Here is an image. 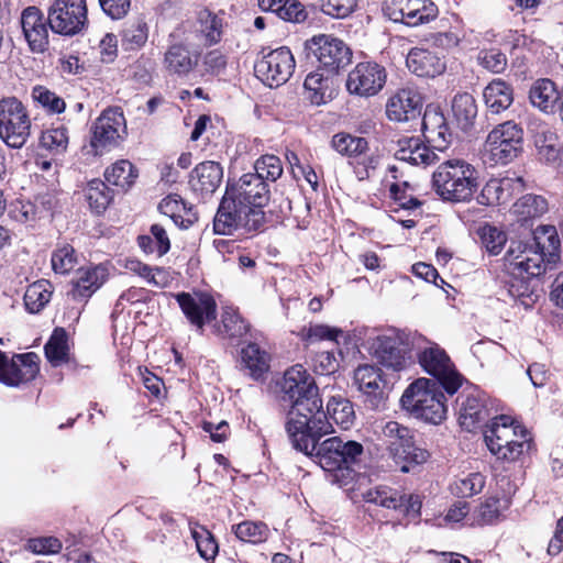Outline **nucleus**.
I'll use <instances>...</instances> for the list:
<instances>
[{"mask_svg":"<svg viewBox=\"0 0 563 563\" xmlns=\"http://www.w3.org/2000/svg\"><path fill=\"white\" fill-rule=\"evenodd\" d=\"M269 201L268 184L253 173H246L228 184L213 221L217 234H253L265 224L263 208Z\"/></svg>","mask_w":563,"mask_h":563,"instance_id":"1","label":"nucleus"},{"mask_svg":"<svg viewBox=\"0 0 563 563\" xmlns=\"http://www.w3.org/2000/svg\"><path fill=\"white\" fill-rule=\"evenodd\" d=\"M327 428L319 430L318 426L309 423L300 430L288 434L292 446L313 460L328 473L329 481L339 485L350 495L352 487L351 463H352V440H342L340 437H332L322 442L320 440L332 433L334 430L325 415Z\"/></svg>","mask_w":563,"mask_h":563,"instance_id":"2","label":"nucleus"},{"mask_svg":"<svg viewBox=\"0 0 563 563\" xmlns=\"http://www.w3.org/2000/svg\"><path fill=\"white\" fill-rule=\"evenodd\" d=\"M280 401L289 406L286 431L291 433L312 423L327 428L325 411L313 377L300 364L288 368L280 383Z\"/></svg>","mask_w":563,"mask_h":563,"instance_id":"3","label":"nucleus"},{"mask_svg":"<svg viewBox=\"0 0 563 563\" xmlns=\"http://www.w3.org/2000/svg\"><path fill=\"white\" fill-rule=\"evenodd\" d=\"M354 345L364 349L382 367L393 373L407 369L412 363V342L409 333L389 329L383 334H368L365 328L354 329Z\"/></svg>","mask_w":563,"mask_h":563,"instance_id":"4","label":"nucleus"},{"mask_svg":"<svg viewBox=\"0 0 563 563\" xmlns=\"http://www.w3.org/2000/svg\"><path fill=\"white\" fill-rule=\"evenodd\" d=\"M373 432L402 473L415 471L430 457L426 449L416 445L412 431L397 421H375Z\"/></svg>","mask_w":563,"mask_h":563,"instance_id":"5","label":"nucleus"},{"mask_svg":"<svg viewBox=\"0 0 563 563\" xmlns=\"http://www.w3.org/2000/svg\"><path fill=\"white\" fill-rule=\"evenodd\" d=\"M435 192L450 202H468L481 186L479 173L475 166L462 158L442 162L432 175Z\"/></svg>","mask_w":563,"mask_h":563,"instance_id":"6","label":"nucleus"},{"mask_svg":"<svg viewBox=\"0 0 563 563\" xmlns=\"http://www.w3.org/2000/svg\"><path fill=\"white\" fill-rule=\"evenodd\" d=\"M507 273L511 276L509 295L521 298L531 292L528 282L547 269L543 255L531 243L512 241L504 257Z\"/></svg>","mask_w":563,"mask_h":563,"instance_id":"7","label":"nucleus"},{"mask_svg":"<svg viewBox=\"0 0 563 563\" xmlns=\"http://www.w3.org/2000/svg\"><path fill=\"white\" fill-rule=\"evenodd\" d=\"M488 450L498 460L517 461L531 448V438L527 429L516 424L509 416L500 415L492 418V423L484 432Z\"/></svg>","mask_w":563,"mask_h":563,"instance_id":"8","label":"nucleus"},{"mask_svg":"<svg viewBox=\"0 0 563 563\" xmlns=\"http://www.w3.org/2000/svg\"><path fill=\"white\" fill-rule=\"evenodd\" d=\"M441 388L435 380L419 378L404 391L401 407L417 419L438 424L446 415L445 396Z\"/></svg>","mask_w":563,"mask_h":563,"instance_id":"9","label":"nucleus"},{"mask_svg":"<svg viewBox=\"0 0 563 563\" xmlns=\"http://www.w3.org/2000/svg\"><path fill=\"white\" fill-rule=\"evenodd\" d=\"M523 131L512 121L495 126L486 137L484 157L492 164H508L522 151Z\"/></svg>","mask_w":563,"mask_h":563,"instance_id":"10","label":"nucleus"},{"mask_svg":"<svg viewBox=\"0 0 563 563\" xmlns=\"http://www.w3.org/2000/svg\"><path fill=\"white\" fill-rule=\"evenodd\" d=\"M31 135V119L16 98L0 101V139L12 148L23 147Z\"/></svg>","mask_w":563,"mask_h":563,"instance_id":"11","label":"nucleus"},{"mask_svg":"<svg viewBox=\"0 0 563 563\" xmlns=\"http://www.w3.org/2000/svg\"><path fill=\"white\" fill-rule=\"evenodd\" d=\"M295 66L290 49L282 46L267 53L263 49L254 65V73L264 85L276 88L288 81Z\"/></svg>","mask_w":563,"mask_h":563,"instance_id":"12","label":"nucleus"},{"mask_svg":"<svg viewBox=\"0 0 563 563\" xmlns=\"http://www.w3.org/2000/svg\"><path fill=\"white\" fill-rule=\"evenodd\" d=\"M422 368L432 375L443 389L453 395L461 387L463 377L456 372L449 355L437 343H431L418 355Z\"/></svg>","mask_w":563,"mask_h":563,"instance_id":"13","label":"nucleus"},{"mask_svg":"<svg viewBox=\"0 0 563 563\" xmlns=\"http://www.w3.org/2000/svg\"><path fill=\"white\" fill-rule=\"evenodd\" d=\"M49 29L58 35H75L86 30L85 0H55L48 10Z\"/></svg>","mask_w":563,"mask_h":563,"instance_id":"14","label":"nucleus"},{"mask_svg":"<svg viewBox=\"0 0 563 563\" xmlns=\"http://www.w3.org/2000/svg\"><path fill=\"white\" fill-rule=\"evenodd\" d=\"M126 134V121L120 108H108L102 111L92 126L90 145L96 154L117 146Z\"/></svg>","mask_w":563,"mask_h":563,"instance_id":"15","label":"nucleus"},{"mask_svg":"<svg viewBox=\"0 0 563 563\" xmlns=\"http://www.w3.org/2000/svg\"><path fill=\"white\" fill-rule=\"evenodd\" d=\"M341 82L339 71L317 68L310 71L303 80V98L311 106H324L336 98Z\"/></svg>","mask_w":563,"mask_h":563,"instance_id":"16","label":"nucleus"},{"mask_svg":"<svg viewBox=\"0 0 563 563\" xmlns=\"http://www.w3.org/2000/svg\"><path fill=\"white\" fill-rule=\"evenodd\" d=\"M175 299L186 319L200 333L207 323L217 319V302L208 292H179L175 295Z\"/></svg>","mask_w":563,"mask_h":563,"instance_id":"17","label":"nucleus"},{"mask_svg":"<svg viewBox=\"0 0 563 563\" xmlns=\"http://www.w3.org/2000/svg\"><path fill=\"white\" fill-rule=\"evenodd\" d=\"M362 497L366 503L399 511L405 516L417 517L421 509V500L418 495H406L385 485L366 490L362 494Z\"/></svg>","mask_w":563,"mask_h":563,"instance_id":"18","label":"nucleus"},{"mask_svg":"<svg viewBox=\"0 0 563 563\" xmlns=\"http://www.w3.org/2000/svg\"><path fill=\"white\" fill-rule=\"evenodd\" d=\"M384 10L391 21L409 26L428 22L437 14L434 4L428 0H386Z\"/></svg>","mask_w":563,"mask_h":563,"instance_id":"19","label":"nucleus"},{"mask_svg":"<svg viewBox=\"0 0 563 563\" xmlns=\"http://www.w3.org/2000/svg\"><path fill=\"white\" fill-rule=\"evenodd\" d=\"M354 383L357 385L358 398L367 409L379 410L384 407L380 368L369 364L358 365L354 371Z\"/></svg>","mask_w":563,"mask_h":563,"instance_id":"20","label":"nucleus"},{"mask_svg":"<svg viewBox=\"0 0 563 563\" xmlns=\"http://www.w3.org/2000/svg\"><path fill=\"white\" fill-rule=\"evenodd\" d=\"M305 47L324 69L339 71L341 66L350 62L351 51L339 37H311L306 41Z\"/></svg>","mask_w":563,"mask_h":563,"instance_id":"21","label":"nucleus"},{"mask_svg":"<svg viewBox=\"0 0 563 563\" xmlns=\"http://www.w3.org/2000/svg\"><path fill=\"white\" fill-rule=\"evenodd\" d=\"M422 106V96L416 88H400L388 98L386 115L395 122L417 120L421 115Z\"/></svg>","mask_w":563,"mask_h":563,"instance_id":"22","label":"nucleus"},{"mask_svg":"<svg viewBox=\"0 0 563 563\" xmlns=\"http://www.w3.org/2000/svg\"><path fill=\"white\" fill-rule=\"evenodd\" d=\"M386 81V68L374 60L361 62L354 67V95L358 97L377 96Z\"/></svg>","mask_w":563,"mask_h":563,"instance_id":"23","label":"nucleus"},{"mask_svg":"<svg viewBox=\"0 0 563 563\" xmlns=\"http://www.w3.org/2000/svg\"><path fill=\"white\" fill-rule=\"evenodd\" d=\"M493 405L489 397L481 390H473L461 402L459 421L467 431H473L485 423L492 416Z\"/></svg>","mask_w":563,"mask_h":563,"instance_id":"24","label":"nucleus"},{"mask_svg":"<svg viewBox=\"0 0 563 563\" xmlns=\"http://www.w3.org/2000/svg\"><path fill=\"white\" fill-rule=\"evenodd\" d=\"M38 372V356L35 353L19 354L12 357L10 364L7 365L2 383L8 386L18 387L34 379Z\"/></svg>","mask_w":563,"mask_h":563,"instance_id":"25","label":"nucleus"},{"mask_svg":"<svg viewBox=\"0 0 563 563\" xmlns=\"http://www.w3.org/2000/svg\"><path fill=\"white\" fill-rule=\"evenodd\" d=\"M107 277V268L101 265L81 268L77 277L71 280L68 295L77 301L87 300L102 286Z\"/></svg>","mask_w":563,"mask_h":563,"instance_id":"26","label":"nucleus"},{"mask_svg":"<svg viewBox=\"0 0 563 563\" xmlns=\"http://www.w3.org/2000/svg\"><path fill=\"white\" fill-rule=\"evenodd\" d=\"M396 159L413 166H429L439 161L438 155L419 137H404L398 141Z\"/></svg>","mask_w":563,"mask_h":563,"instance_id":"27","label":"nucleus"},{"mask_svg":"<svg viewBox=\"0 0 563 563\" xmlns=\"http://www.w3.org/2000/svg\"><path fill=\"white\" fill-rule=\"evenodd\" d=\"M223 177L221 165L213 161L198 164L190 173L189 185L201 196L211 195L220 186Z\"/></svg>","mask_w":563,"mask_h":563,"instance_id":"28","label":"nucleus"},{"mask_svg":"<svg viewBox=\"0 0 563 563\" xmlns=\"http://www.w3.org/2000/svg\"><path fill=\"white\" fill-rule=\"evenodd\" d=\"M563 89L558 90L554 81L549 78H541L536 80L529 90L530 103L547 114L556 113Z\"/></svg>","mask_w":563,"mask_h":563,"instance_id":"29","label":"nucleus"},{"mask_svg":"<svg viewBox=\"0 0 563 563\" xmlns=\"http://www.w3.org/2000/svg\"><path fill=\"white\" fill-rule=\"evenodd\" d=\"M408 69L419 77H435L445 70V63L434 53L415 47L406 58Z\"/></svg>","mask_w":563,"mask_h":563,"instance_id":"30","label":"nucleus"},{"mask_svg":"<svg viewBox=\"0 0 563 563\" xmlns=\"http://www.w3.org/2000/svg\"><path fill=\"white\" fill-rule=\"evenodd\" d=\"M198 55L191 54L189 49L175 44L168 47L164 56V66L170 75L187 77L197 66Z\"/></svg>","mask_w":563,"mask_h":563,"instance_id":"31","label":"nucleus"},{"mask_svg":"<svg viewBox=\"0 0 563 563\" xmlns=\"http://www.w3.org/2000/svg\"><path fill=\"white\" fill-rule=\"evenodd\" d=\"M378 162L377 151L368 146L367 140L354 136V176L358 180L372 178L376 173Z\"/></svg>","mask_w":563,"mask_h":563,"instance_id":"32","label":"nucleus"},{"mask_svg":"<svg viewBox=\"0 0 563 563\" xmlns=\"http://www.w3.org/2000/svg\"><path fill=\"white\" fill-rule=\"evenodd\" d=\"M483 98L487 109L498 114L507 110L514 102L512 87L501 79H494L483 91Z\"/></svg>","mask_w":563,"mask_h":563,"instance_id":"33","label":"nucleus"},{"mask_svg":"<svg viewBox=\"0 0 563 563\" xmlns=\"http://www.w3.org/2000/svg\"><path fill=\"white\" fill-rule=\"evenodd\" d=\"M531 244L543 255L547 264H553L559 260L561 242L555 227H538L533 232Z\"/></svg>","mask_w":563,"mask_h":563,"instance_id":"34","label":"nucleus"},{"mask_svg":"<svg viewBox=\"0 0 563 563\" xmlns=\"http://www.w3.org/2000/svg\"><path fill=\"white\" fill-rule=\"evenodd\" d=\"M242 365L254 379H261L269 369V354L257 343L250 342L241 350Z\"/></svg>","mask_w":563,"mask_h":563,"instance_id":"35","label":"nucleus"},{"mask_svg":"<svg viewBox=\"0 0 563 563\" xmlns=\"http://www.w3.org/2000/svg\"><path fill=\"white\" fill-rule=\"evenodd\" d=\"M140 249L146 254H156L158 257L164 256L170 250V240L166 229L158 223L152 224L148 234L137 238Z\"/></svg>","mask_w":563,"mask_h":563,"instance_id":"36","label":"nucleus"},{"mask_svg":"<svg viewBox=\"0 0 563 563\" xmlns=\"http://www.w3.org/2000/svg\"><path fill=\"white\" fill-rule=\"evenodd\" d=\"M549 210V202L541 195L527 194L520 197L512 206V212L520 221L537 219Z\"/></svg>","mask_w":563,"mask_h":563,"instance_id":"37","label":"nucleus"},{"mask_svg":"<svg viewBox=\"0 0 563 563\" xmlns=\"http://www.w3.org/2000/svg\"><path fill=\"white\" fill-rule=\"evenodd\" d=\"M47 361L55 367L69 361L68 334L64 328H56L44 346Z\"/></svg>","mask_w":563,"mask_h":563,"instance_id":"38","label":"nucleus"},{"mask_svg":"<svg viewBox=\"0 0 563 563\" xmlns=\"http://www.w3.org/2000/svg\"><path fill=\"white\" fill-rule=\"evenodd\" d=\"M84 194L89 208L97 214L103 213L113 199L112 190L100 179L89 181Z\"/></svg>","mask_w":563,"mask_h":563,"instance_id":"39","label":"nucleus"},{"mask_svg":"<svg viewBox=\"0 0 563 563\" xmlns=\"http://www.w3.org/2000/svg\"><path fill=\"white\" fill-rule=\"evenodd\" d=\"M452 111L455 120L463 130H467L474 123L477 115V104L468 92L457 93L452 101Z\"/></svg>","mask_w":563,"mask_h":563,"instance_id":"40","label":"nucleus"},{"mask_svg":"<svg viewBox=\"0 0 563 563\" xmlns=\"http://www.w3.org/2000/svg\"><path fill=\"white\" fill-rule=\"evenodd\" d=\"M52 286L45 279L37 280L27 286L24 294V306L30 313L40 312L51 300Z\"/></svg>","mask_w":563,"mask_h":563,"instance_id":"41","label":"nucleus"},{"mask_svg":"<svg viewBox=\"0 0 563 563\" xmlns=\"http://www.w3.org/2000/svg\"><path fill=\"white\" fill-rule=\"evenodd\" d=\"M232 532L243 542L258 544L265 542L269 537V528L263 521L244 520L232 526Z\"/></svg>","mask_w":563,"mask_h":563,"instance_id":"42","label":"nucleus"},{"mask_svg":"<svg viewBox=\"0 0 563 563\" xmlns=\"http://www.w3.org/2000/svg\"><path fill=\"white\" fill-rule=\"evenodd\" d=\"M250 330V324L241 317L239 311L225 307L221 314L219 333L229 339H240Z\"/></svg>","mask_w":563,"mask_h":563,"instance_id":"43","label":"nucleus"},{"mask_svg":"<svg viewBox=\"0 0 563 563\" xmlns=\"http://www.w3.org/2000/svg\"><path fill=\"white\" fill-rule=\"evenodd\" d=\"M189 527L200 556L206 561L214 560L219 547L212 533L197 522L189 521Z\"/></svg>","mask_w":563,"mask_h":563,"instance_id":"44","label":"nucleus"},{"mask_svg":"<svg viewBox=\"0 0 563 563\" xmlns=\"http://www.w3.org/2000/svg\"><path fill=\"white\" fill-rule=\"evenodd\" d=\"M136 176L137 175L132 163L126 159L115 162L104 172V178L109 184L118 186L124 190L132 186Z\"/></svg>","mask_w":563,"mask_h":563,"instance_id":"45","label":"nucleus"},{"mask_svg":"<svg viewBox=\"0 0 563 563\" xmlns=\"http://www.w3.org/2000/svg\"><path fill=\"white\" fill-rule=\"evenodd\" d=\"M158 210L169 217L180 229H188L196 220L195 217L184 218L181 216V211L186 210V205L178 195H169L164 198L158 205Z\"/></svg>","mask_w":563,"mask_h":563,"instance_id":"46","label":"nucleus"},{"mask_svg":"<svg viewBox=\"0 0 563 563\" xmlns=\"http://www.w3.org/2000/svg\"><path fill=\"white\" fill-rule=\"evenodd\" d=\"M485 477L481 473H470L456 478L450 486L452 494L459 498L472 497L482 492Z\"/></svg>","mask_w":563,"mask_h":563,"instance_id":"47","label":"nucleus"},{"mask_svg":"<svg viewBox=\"0 0 563 563\" xmlns=\"http://www.w3.org/2000/svg\"><path fill=\"white\" fill-rule=\"evenodd\" d=\"M21 25L23 35H47L49 27L47 16L45 18L42 11L36 7H27L21 14Z\"/></svg>","mask_w":563,"mask_h":563,"instance_id":"48","label":"nucleus"},{"mask_svg":"<svg viewBox=\"0 0 563 563\" xmlns=\"http://www.w3.org/2000/svg\"><path fill=\"white\" fill-rule=\"evenodd\" d=\"M255 176H258L260 179H263L268 184V181H276L283 174V165L279 157L275 155H263L258 159H256L254 164Z\"/></svg>","mask_w":563,"mask_h":563,"instance_id":"49","label":"nucleus"},{"mask_svg":"<svg viewBox=\"0 0 563 563\" xmlns=\"http://www.w3.org/2000/svg\"><path fill=\"white\" fill-rule=\"evenodd\" d=\"M536 146L540 159L550 164H559L561 162V146L554 133L548 132L538 136Z\"/></svg>","mask_w":563,"mask_h":563,"instance_id":"50","label":"nucleus"},{"mask_svg":"<svg viewBox=\"0 0 563 563\" xmlns=\"http://www.w3.org/2000/svg\"><path fill=\"white\" fill-rule=\"evenodd\" d=\"M328 411L331 419L342 430H350L352 427V404L347 399L332 397L328 402Z\"/></svg>","mask_w":563,"mask_h":563,"instance_id":"51","label":"nucleus"},{"mask_svg":"<svg viewBox=\"0 0 563 563\" xmlns=\"http://www.w3.org/2000/svg\"><path fill=\"white\" fill-rule=\"evenodd\" d=\"M32 98L51 113H62L66 109V103L63 98L41 85L33 87Z\"/></svg>","mask_w":563,"mask_h":563,"instance_id":"52","label":"nucleus"},{"mask_svg":"<svg viewBox=\"0 0 563 563\" xmlns=\"http://www.w3.org/2000/svg\"><path fill=\"white\" fill-rule=\"evenodd\" d=\"M52 267L55 273L67 274L77 264L75 249L69 244L58 245L52 254Z\"/></svg>","mask_w":563,"mask_h":563,"instance_id":"53","label":"nucleus"},{"mask_svg":"<svg viewBox=\"0 0 563 563\" xmlns=\"http://www.w3.org/2000/svg\"><path fill=\"white\" fill-rule=\"evenodd\" d=\"M343 335V331L338 328H331L325 324H310L302 329L301 338L308 344L319 341L329 340L339 343V336Z\"/></svg>","mask_w":563,"mask_h":563,"instance_id":"54","label":"nucleus"},{"mask_svg":"<svg viewBox=\"0 0 563 563\" xmlns=\"http://www.w3.org/2000/svg\"><path fill=\"white\" fill-rule=\"evenodd\" d=\"M41 144L54 153H63L68 146V131L64 126L53 128L42 133Z\"/></svg>","mask_w":563,"mask_h":563,"instance_id":"55","label":"nucleus"},{"mask_svg":"<svg viewBox=\"0 0 563 563\" xmlns=\"http://www.w3.org/2000/svg\"><path fill=\"white\" fill-rule=\"evenodd\" d=\"M223 20V16L217 15L208 9H202L197 15V31L201 35H213L214 33L221 35L224 32Z\"/></svg>","mask_w":563,"mask_h":563,"instance_id":"56","label":"nucleus"},{"mask_svg":"<svg viewBox=\"0 0 563 563\" xmlns=\"http://www.w3.org/2000/svg\"><path fill=\"white\" fill-rule=\"evenodd\" d=\"M481 238L486 250L493 255L499 254L507 242L506 233L492 225H484L481 229Z\"/></svg>","mask_w":563,"mask_h":563,"instance_id":"57","label":"nucleus"},{"mask_svg":"<svg viewBox=\"0 0 563 563\" xmlns=\"http://www.w3.org/2000/svg\"><path fill=\"white\" fill-rule=\"evenodd\" d=\"M476 201L482 206H494L507 201L497 178H492L485 184L476 196Z\"/></svg>","mask_w":563,"mask_h":563,"instance_id":"58","label":"nucleus"},{"mask_svg":"<svg viewBox=\"0 0 563 563\" xmlns=\"http://www.w3.org/2000/svg\"><path fill=\"white\" fill-rule=\"evenodd\" d=\"M9 216L16 222L27 224L35 221L36 207L31 201L16 200L11 205Z\"/></svg>","mask_w":563,"mask_h":563,"instance_id":"59","label":"nucleus"},{"mask_svg":"<svg viewBox=\"0 0 563 563\" xmlns=\"http://www.w3.org/2000/svg\"><path fill=\"white\" fill-rule=\"evenodd\" d=\"M478 58L483 67L495 74L503 73L507 66L506 55L498 49L484 51Z\"/></svg>","mask_w":563,"mask_h":563,"instance_id":"60","label":"nucleus"},{"mask_svg":"<svg viewBox=\"0 0 563 563\" xmlns=\"http://www.w3.org/2000/svg\"><path fill=\"white\" fill-rule=\"evenodd\" d=\"M62 542L55 537L34 538L29 541V549L36 554H55L62 550Z\"/></svg>","mask_w":563,"mask_h":563,"instance_id":"61","label":"nucleus"},{"mask_svg":"<svg viewBox=\"0 0 563 563\" xmlns=\"http://www.w3.org/2000/svg\"><path fill=\"white\" fill-rule=\"evenodd\" d=\"M499 499L492 497L486 499L477 510V522L479 525H489L495 522L500 516Z\"/></svg>","mask_w":563,"mask_h":563,"instance_id":"62","label":"nucleus"},{"mask_svg":"<svg viewBox=\"0 0 563 563\" xmlns=\"http://www.w3.org/2000/svg\"><path fill=\"white\" fill-rule=\"evenodd\" d=\"M321 9L328 15L343 19L352 12V0H322Z\"/></svg>","mask_w":563,"mask_h":563,"instance_id":"63","label":"nucleus"},{"mask_svg":"<svg viewBox=\"0 0 563 563\" xmlns=\"http://www.w3.org/2000/svg\"><path fill=\"white\" fill-rule=\"evenodd\" d=\"M338 366V361L331 352H320L313 357V368L320 375H330L336 371Z\"/></svg>","mask_w":563,"mask_h":563,"instance_id":"64","label":"nucleus"}]
</instances>
